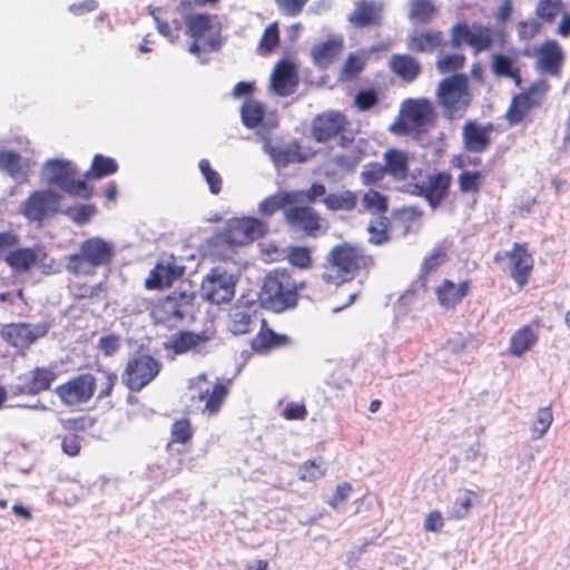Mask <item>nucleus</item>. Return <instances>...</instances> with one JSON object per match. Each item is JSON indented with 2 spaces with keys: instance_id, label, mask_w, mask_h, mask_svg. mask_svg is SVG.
Returning a JSON list of instances; mask_svg holds the SVG:
<instances>
[{
  "instance_id": "obj_59",
  "label": "nucleus",
  "mask_w": 570,
  "mask_h": 570,
  "mask_svg": "<svg viewBox=\"0 0 570 570\" xmlns=\"http://www.w3.org/2000/svg\"><path fill=\"white\" fill-rule=\"evenodd\" d=\"M363 154L360 149L352 150L342 155H337L335 157V164L338 168L344 169L346 171H353L358 163L362 160Z\"/></svg>"
},
{
  "instance_id": "obj_42",
  "label": "nucleus",
  "mask_w": 570,
  "mask_h": 570,
  "mask_svg": "<svg viewBox=\"0 0 570 570\" xmlns=\"http://www.w3.org/2000/svg\"><path fill=\"white\" fill-rule=\"evenodd\" d=\"M493 45V30L480 23H474L472 39L469 46L474 50V53L485 51Z\"/></svg>"
},
{
  "instance_id": "obj_28",
  "label": "nucleus",
  "mask_w": 570,
  "mask_h": 570,
  "mask_svg": "<svg viewBox=\"0 0 570 570\" xmlns=\"http://www.w3.org/2000/svg\"><path fill=\"white\" fill-rule=\"evenodd\" d=\"M46 253L41 248H19L6 256V263L16 272L23 273L42 264Z\"/></svg>"
},
{
  "instance_id": "obj_41",
  "label": "nucleus",
  "mask_w": 570,
  "mask_h": 570,
  "mask_svg": "<svg viewBox=\"0 0 570 570\" xmlns=\"http://www.w3.org/2000/svg\"><path fill=\"white\" fill-rule=\"evenodd\" d=\"M117 170L118 164L114 158L97 154L92 159L91 168L85 174V180L91 178L100 179L117 173Z\"/></svg>"
},
{
  "instance_id": "obj_37",
  "label": "nucleus",
  "mask_w": 570,
  "mask_h": 570,
  "mask_svg": "<svg viewBox=\"0 0 570 570\" xmlns=\"http://www.w3.org/2000/svg\"><path fill=\"white\" fill-rule=\"evenodd\" d=\"M438 13V8L432 0H410L409 19L413 22L430 23Z\"/></svg>"
},
{
  "instance_id": "obj_14",
  "label": "nucleus",
  "mask_w": 570,
  "mask_h": 570,
  "mask_svg": "<svg viewBox=\"0 0 570 570\" xmlns=\"http://www.w3.org/2000/svg\"><path fill=\"white\" fill-rule=\"evenodd\" d=\"M549 91V85L546 80L533 82L525 91L513 97L507 111V120L511 125L520 124L528 112L539 107Z\"/></svg>"
},
{
  "instance_id": "obj_36",
  "label": "nucleus",
  "mask_w": 570,
  "mask_h": 570,
  "mask_svg": "<svg viewBox=\"0 0 570 570\" xmlns=\"http://www.w3.org/2000/svg\"><path fill=\"white\" fill-rule=\"evenodd\" d=\"M322 202L328 210L351 212L356 207L357 196L354 191L346 189L340 193L328 194Z\"/></svg>"
},
{
  "instance_id": "obj_56",
  "label": "nucleus",
  "mask_w": 570,
  "mask_h": 570,
  "mask_svg": "<svg viewBox=\"0 0 570 570\" xmlns=\"http://www.w3.org/2000/svg\"><path fill=\"white\" fill-rule=\"evenodd\" d=\"M517 69L514 67L513 60L511 57L497 53L492 57V70L499 77H509L512 76V72Z\"/></svg>"
},
{
  "instance_id": "obj_58",
  "label": "nucleus",
  "mask_w": 570,
  "mask_h": 570,
  "mask_svg": "<svg viewBox=\"0 0 570 570\" xmlns=\"http://www.w3.org/2000/svg\"><path fill=\"white\" fill-rule=\"evenodd\" d=\"M482 174L480 171H462L459 175V186L462 193L478 191L481 185Z\"/></svg>"
},
{
  "instance_id": "obj_22",
  "label": "nucleus",
  "mask_w": 570,
  "mask_h": 570,
  "mask_svg": "<svg viewBox=\"0 0 570 570\" xmlns=\"http://www.w3.org/2000/svg\"><path fill=\"white\" fill-rule=\"evenodd\" d=\"M298 86V75L296 66L289 60H281L272 76L271 88L281 97H286L296 91Z\"/></svg>"
},
{
  "instance_id": "obj_11",
  "label": "nucleus",
  "mask_w": 570,
  "mask_h": 570,
  "mask_svg": "<svg viewBox=\"0 0 570 570\" xmlns=\"http://www.w3.org/2000/svg\"><path fill=\"white\" fill-rule=\"evenodd\" d=\"M238 276L227 272L224 267L217 266L203 278L199 294L203 299L213 304L229 302L235 295V287Z\"/></svg>"
},
{
  "instance_id": "obj_51",
  "label": "nucleus",
  "mask_w": 570,
  "mask_h": 570,
  "mask_svg": "<svg viewBox=\"0 0 570 570\" xmlns=\"http://www.w3.org/2000/svg\"><path fill=\"white\" fill-rule=\"evenodd\" d=\"M561 8V0H539L535 13L540 19L547 22H552L559 14Z\"/></svg>"
},
{
  "instance_id": "obj_46",
  "label": "nucleus",
  "mask_w": 570,
  "mask_h": 570,
  "mask_svg": "<svg viewBox=\"0 0 570 570\" xmlns=\"http://www.w3.org/2000/svg\"><path fill=\"white\" fill-rule=\"evenodd\" d=\"M362 204L371 213L382 214L387 210V198L374 189H370L364 194Z\"/></svg>"
},
{
  "instance_id": "obj_61",
  "label": "nucleus",
  "mask_w": 570,
  "mask_h": 570,
  "mask_svg": "<svg viewBox=\"0 0 570 570\" xmlns=\"http://www.w3.org/2000/svg\"><path fill=\"white\" fill-rule=\"evenodd\" d=\"M288 261L293 266L307 268L311 263V254L306 247H292L288 252Z\"/></svg>"
},
{
  "instance_id": "obj_40",
  "label": "nucleus",
  "mask_w": 570,
  "mask_h": 570,
  "mask_svg": "<svg viewBox=\"0 0 570 570\" xmlns=\"http://www.w3.org/2000/svg\"><path fill=\"white\" fill-rule=\"evenodd\" d=\"M0 170L16 179L23 178L27 175L21 156L12 150H0Z\"/></svg>"
},
{
  "instance_id": "obj_32",
  "label": "nucleus",
  "mask_w": 570,
  "mask_h": 570,
  "mask_svg": "<svg viewBox=\"0 0 570 570\" xmlns=\"http://www.w3.org/2000/svg\"><path fill=\"white\" fill-rule=\"evenodd\" d=\"M265 151L269 155L271 159L273 160L274 165L277 168H285L289 164H299L305 160V158L302 156L299 146H285V145H277L273 146L269 144L264 145Z\"/></svg>"
},
{
  "instance_id": "obj_44",
  "label": "nucleus",
  "mask_w": 570,
  "mask_h": 570,
  "mask_svg": "<svg viewBox=\"0 0 570 570\" xmlns=\"http://www.w3.org/2000/svg\"><path fill=\"white\" fill-rule=\"evenodd\" d=\"M553 421L551 406L540 407L535 414V420L531 426V439L539 440L549 430Z\"/></svg>"
},
{
  "instance_id": "obj_26",
  "label": "nucleus",
  "mask_w": 570,
  "mask_h": 570,
  "mask_svg": "<svg viewBox=\"0 0 570 570\" xmlns=\"http://www.w3.org/2000/svg\"><path fill=\"white\" fill-rule=\"evenodd\" d=\"M539 322L523 325L515 331L510 338L509 352L515 357H522L538 343Z\"/></svg>"
},
{
  "instance_id": "obj_17",
  "label": "nucleus",
  "mask_w": 570,
  "mask_h": 570,
  "mask_svg": "<svg viewBox=\"0 0 570 570\" xmlns=\"http://www.w3.org/2000/svg\"><path fill=\"white\" fill-rule=\"evenodd\" d=\"M384 6L374 0H358L346 20L356 29L380 27L383 23Z\"/></svg>"
},
{
  "instance_id": "obj_62",
  "label": "nucleus",
  "mask_w": 570,
  "mask_h": 570,
  "mask_svg": "<svg viewBox=\"0 0 570 570\" xmlns=\"http://www.w3.org/2000/svg\"><path fill=\"white\" fill-rule=\"evenodd\" d=\"M363 67L364 63L362 59L353 53H350L342 68V77L344 79L351 80L363 70Z\"/></svg>"
},
{
  "instance_id": "obj_64",
  "label": "nucleus",
  "mask_w": 570,
  "mask_h": 570,
  "mask_svg": "<svg viewBox=\"0 0 570 570\" xmlns=\"http://www.w3.org/2000/svg\"><path fill=\"white\" fill-rule=\"evenodd\" d=\"M308 0H275L278 10L288 17H296L302 11Z\"/></svg>"
},
{
  "instance_id": "obj_63",
  "label": "nucleus",
  "mask_w": 570,
  "mask_h": 570,
  "mask_svg": "<svg viewBox=\"0 0 570 570\" xmlns=\"http://www.w3.org/2000/svg\"><path fill=\"white\" fill-rule=\"evenodd\" d=\"M279 41L278 28L276 23L269 24L261 39L259 48L266 52L272 51Z\"/></svg>"
},
{
  "instance_id": "obj_23",
  "label": "nucleus",
  "mask_w": 570,
  "mask_h": 570,
  "mask_svg": "<svg viewBox=\"0 0 570 570\" xmlns=\"http://www.w3.org/2000/svg\"><path fill=\"white\" fill-rule=\"evenodd\" d=\"M346 119L338 111H327L318 115L312 124V134L317 142H326L337 136L345 127Z\"/></svg>"
},
{
  "instance_id": "obj_25",
  "label": "nucleus",
  "mask_w": 570,
  "mask_h": 570,
  "mask_svg": "<svg viewBox=\"0 0 570 570\" xmlns=\"http://www.w3.org/2000/svg\"><path fill=\"white\" fill-rule=\"evenodd\" d=\"M344 49V38L335 35L324 42L313 46L311 57L316 67L326 69L341 55Z\"/></svg>"
},
{
  "instance_id": "obj_48",
  "label": "nucleus",
  "mask_w": 570,
  "mask_h": 570,
  "mask_svg": "<svg viewBox=\"0 0 570 570\" xmlns=\"http://www.w3.org/2000/svg\"><path fill=\"white\" fill-rule=\"evenodd\" d=\"M161 11H163L161 8L149 7L150 16L154 18V20L156 22L158 32L173 43L179 37V35H178L179 26L176 22L175 28H173L167 21L161 20L160 19Z\"/></svg>"
},
{
  "instance_id": "obj_1",
  "label": "nucleus",
  "mask_w": 570,
  "mask_h": 570,
  "mask_svg": "<svg viewBox=\"0 0 570 570\" xmlns=\"http://www.w3.org/2000/svg\"><path fill=\"white\" fill-rule=\"evenodd\" d=\"M267 224L255 217L230 219L224 232L214 235L208 245L217 255L227 256L234 247L243 246L263 237L267 233Z\"/></svg>"
},
{
  "instance_id": "obj_45",
  "label": "nucleus",
  "mask_w": 570,
  "mask_h": 570,
  "mask_svg": "<svg viewBox=\"0 0 570 570\" xmlns=\"http://www.w3.org/2000/svg\"><path fill=\"white\" fill-rule=\"evenodd\" d=\"M198 167L210 193L214 195L219 194L223 186V179L219 173L212 168L210 163L207 159L199 160Z\"/></svg>"
},
{
  "instance_id": "obj_12",
  "label": "nucleus",
  "mask_w": 570,
  "mask_h": 570,
  "mask_svg": "<svg viewBox=\"0 0 570 570\" xmlns=\"http://www.w3.org/2000/svg\"><path fill=\"white\" fill-rule=\"evenodd\" d=\"M97 390L95 375L91 373H81L66 383L58 385L53 393L66 406H79L88 403Z\"/></svg>"
},
{
  "instance_id": "obj_49",
  "label": "nucleus",
  "mask_w": 570,
  "mask_h": 570,
  "mask_svg": "<svg viewBox=\"0 0 570 570\" xmlns=\"http://www.w3.org/2000/svg\"><path fill=\"white\" fill-rule=\"evenodd\" d=\"M325 471V463L321 459L308 460L299 468V478L304 481H316L324 475Z\"/></svg>"
},
{
  "instance_id": "obj_24",
  "label": "nucleus",
  "mask_w": 570,
  "mask_h": 570,
  "mask_svg": "<svg viewBox=\"0 0 570 570\" xmlns=\"http://www.w3.org/2000/svg\"><path fill=\"white\" fill-rule=\"evenodd\" d=\"M210 341L207 332L194 333L190 331H181L173 335L169 343L165 344L167 350H173L175 354H184L189 351L197 353L205 352V345Z\"/></svg>"
},
{
  "instance_id": "obj_10",
  "label": "nucleus",
  "mask_w": 570,
  "mask_h": 570,
  "mask_svg": "<svg viewBox=\"0 0 570 570\" xmlns=\"http://www.w3.org/2000/svg\"><path fill=\"white\" fill-rule=\"evenodd\" d=\"M57 370L58 366L56 364H50L48 366H36L17 375L9 383L10 397L37 396L50 391L52 384L58 379Z\"/></svg>"
},
{
  "instance_id": "obj_33",
  "label": "nucleus",
  "mask_w": 570,
  "mask_h": 570,
  "mask_svg": "<svg viewBox=\"0 0 570 570\" xmlns=\"http://www.w3.org/2000/svg\"><path fill=\"white\" fill-rule=\"evenodd\" d=\"M384 169L395 180H405L409 174V155L400 149H389L383 155Z\"/></svg>"
},
{
  "instance_id": "obj_27",
  "label": "nucleus",
  "mask_w": 570,
  "mask_h": 570,
  "mask_svg": "<svg viewBox=\"0 0 570 570\" xmlns=\"http://www.w3.org/2000/svg\"><path fill=\"white\" fill-rule=\"evenodd\" d=\"M510 261V271L512 278L518 283L519 286H523L529 278L532 269L533 259L528 254L527 249L515 243L511 252L507 253Z\"/></svg>"
},
{
  "instance_id": "obj_53",
  "label": "nucleus",
  "mask_w": 570,
  "mask_h": 570,
  "mask_svg": "<svg viewBox=\"0 0 570 570\" xmlns=\"http://www.w3.org/2000/svg\"><path fill=\"white\" fill-rule=\"evenodd\" d=\"M97 208L91 204H80L75 207H69L66 210L67 216L79 225L87 224L90 218L96 214Z\"/></svg>"
},
{
  "instance_id": "obj_43",
  "label": "nucleus",
  "mask_w": 570,
  "mask_h": 570,
  "mask_svg": "<svg viewBox=\"0 0 570 570\" xmlns=\"http://www.w3.org/2000/svg\"><path fill=\"white\" fill-rule=\"evenodd\" d=\"M288 341V336L275 333L271 328H267L266 331H261L253 342V347L255 350L281 347L287 344Z\"/></svg>"
},
{
  "instance_id": "obj_31",
  "label": "nucleus",
  "mask_w": 570,
  "mask_h": 570,
  "mask_svg": "<svg viewBox=\"0 0 570 570\" xmlns=\"http://www.w3.org/2000/svg\"><path fill=\"white\" fill-rule=\"evenodd\" d=\"M389 67L392 72L406 82L414 81L422 70L420 62L414 57L400 53L390 58Z\"/></svg>"
},
{
  "instance_id": "obj_4",
  "label": "nucleus",
  "mask_w": 570,
  "mask_h": 570,
  "mask_svg": "<svg viewBox=\"0 0 570 570\" xmlns=\"http://www.w3.org/2000/svg\"><path fill=\"white\" fill-rule=\"evenodd\" d=\"M304 287V283H294L286 273H269L263 283L259 301L264 308L282 313L293 308L297 304V291Z\"/></svg>"
},
{
  "instance_id": "obj_35",
  "label": "nucleus",
  "mask_w": 570,
  "mask_h": 570,
  "mask_svg": "<svg viewBox=\"0 0 570 570\" xmlns=\"http://www.w3.org/2000/svg\"><path fill=\"white\" fill-rule=\"evenodd\" d=\"M468 283L463 282L456 286L453 282L445 279L436 288L439 303L445 308H453L468 294Z\"/></svg>"
},
{
  "instance_id": "obj_47",
  "label": "nucleus",
  "mask_w": 570,
  "mask_h": 570,
  "mask_svg": "<svg viewBox=\"0 0 570 570\" xmlns=\"http://www.w3.org/2000/svg\"><path fill=\"white\" fill-rule=\"evenodd\" d=\"M474 30V23L470 27L466 22H458L451 28V47L456 49L463 43H470Z\"/></svg>"
},
{
  "instance_id": "obj_30",
  "label": "nucleus",
  "mask_w": 570,
  "mask_h": 570,
  "mask_svg": "<svg viewBox=\"0 0 570 570\" xmlns=\"http://www.w3.org/2000/svg\"><path fill=\"white\" fill-rule=\"evenodd\" d=\"M442 42L443 33L440 30H413L407 36L406 47L413 52H433Z\"/></svg>"
},
{
  "instance_id": "obj_18",
  "label": "nucleus",
  "mask_w": 570,
  "mask_h": 570,
  "mask_svg": "<svg viewBox=\"0 0 570 570\" xmlns=\"http://www.w3.org/2000/svg\"><path fill=\"white\" fill-rule=\"evenodd\" d=\"M564 53L557 40H547L537 51L535 69L542 75L559 77Z\"/></svg>"
},
{
  "instance_id": "obj_52",
  "label": "nucleus",
  "mask_w": 570,
  "mask_h": 570,
  "mask_svg": "<svg viewBox=\"0 0 570 570\" xmlns=\"http://www.w3.org/2000/svg\"><path fill=\"white\" fill-rule=\"evenodd\" d=\"M293 200L288 194L285 195H273L261 202L259 212L263 215L271 216L277 210L284 208L287 204Z\"/></svg>"
},
{
  "instance_id": "obj_16",
  "label": "nucleus",
  "mask_w": 570,
  "mask_h": 570,
  "mask_svg": "<svg viewBox=\"0 0 570 570\" xmlns=\"http://www.w3.org/2000/svg\"><path fill=\"white\" fill-rule=\"evenodd\" d=\"M49 330L50 323L48 322L12 323L3 326L0 335L10 345L24 350L29 348L38 338L46 336Z\"/></svg>"
},
{
  "instance_id": "obj_20",
  "label": "nucleus",
  "mask_w": 570,
  "mask_h": 570,
  "mask_svg": "<svg viewBox=\"0 0 570 570\" xmlns=\"http://www.w3.org/2000/svg\"><path fill=\"white\" fill-rule=\"evenodd\" d=\"M286 223L296 230L315 237L321 230V216L309 206H294L285 213Z\"/></svg>"
},
{
  "instance_id": "obj_39",
  "label": "nucleus",
  "mask_w": 570,
  "mask_h": 570,
  "mask_svg": "<svg viewBox=\"0 0 570 570\" xmlns=\"http://www.w3.org/2000/svg\"><path fill=\"white\" fill-rule=\"evenodd\" d=\"M227 387L223 383H216L213 390L206 389L199 392V400L205 401L204 411L215 414L219 411L225 397L227 396Z\"/></svg>"
},
{
  "instance_id": "obj_6",
  "label": "nucleus",
  "mask_w": 570,
  "mask_h": 570,
  "mask_svg": "<svg viewBox=\"0 0 570 570\" xmlns=\"http://www.w3.org/2000/svg\"><path fill=\"white\" fill-rule=\"evenodd\" d=\"M115 254L114 243L91 237L81 243L79 253L68 256L67 269L76 276L88 274L90 268L109 265Z\"/></svg>"
},
{
  "instance_id": "obj_15",
  "label": "nucleus",
  "mask_w": 570,
  "mask_h": 570,
  "mask_svg": "<svg viewBox=\"0 0 570 570\" xmlns=\"http://www.w3.org/2000/svg\"><path fill=\"white\" fill-rule=\"evenodd\" d=\"M61 196L50 189L33 191L22 205L23 216L37 223L55 216L59 212Z\"/></svg>"
},
{
  "instance_id": "obj_3",
  "label": "nucleus",
  "mask_w": 570,
  "mask_h": 570,
  "mask_svg": "<svg viewBox=\"0 0 570 570\" xmlns=\"http://www.w3.org/2000/svg\"><path fill=\"white\" fill-rule=\"evenodd\" d=\"M435 121V109L428 98H407L401 105L400 118L390 127L397 136H414L428 131Z\"/></svg>"
},
{
  "instance_id": "obj_60",
  "label": "nucleus",
  "mask_w": 570,
  "mask_h": 570,
  "mask_svg": "<svg viewBox=\"0 0 570 570\" xmlns=\"http://www.w3.org/2000/svg\"><path fill=\"white\" fill-rule=\"evenodd\" d=\"M446 258L445 249L442 246H436L431 255L425 257L422 264V273L429 274L435 271Z\"/></svg>"
},
{
  "instance_id": "obj_7",
  "label": "nucleus",
  "mask_w": 570,
  "mask_h": 570,
  "mask_svg": "<svg viewBox=\"0 0 570 570\" xmlns=\"http://www.w3.org/2000/svg\"><path fill=\"white\" fill-rule=\"evenodd\" d=\"M41 176L48 185L56 186L70 196L83 199H90L92 196V187H89L85 179H76L77 167L70 160H47Z\"/></svg>"
},
{
  "instance_id": "obj_19",
  "label": "nucleus",
  "mask_w": 570,
  "mask_h": 570,
  "mask_svg": "<svg viewBox=\"0 0 570 570\" xmlns=\"http://www.w3.org/2000/svg\"><path fill=\"white\" fill-rule=\"evenodd\" d=\"M493 131V124L487 122L484 125L475 120H468L462 128V139L466 151L481 154L488 149L491 142V132Z\"/></svg>"
},
{
  "instance_id": "obj_2",
  "label": "nucleus",
  "mask_w": 570,
  "mask_h": 570,
  "mask_svg": "<svg viewBox=\"0 0 570 570\" xmlns=\"http://www.w3.org/2000/svg\"><path fill=\"white\" fill-rule=\"evenodd\" d=\"M436 102L448 120L464 117L472 102L469 79L465 73H453L442 79L435 91Z\"/></svg>"
},
{
  "instance_id": "obj_21",
  "label": "nucleus",
  "mask_w": 570,
  "mask_h": 570,
  "mask_svg": "<svg viewBox=\"0 0 570 570\" xmlns=\"http://www.w3.org/2000/svg\"><path fill=\"white\" fill-rule=\"evenodd\" d=\"M255 302L236 304L229 312L228 330L234 335H244L254 331L259 321Z\"/></svg>"
},
{
  "instance_id": "obj_55",
  "label": "nucleus",
  "mask_w": 570,
  "mask_h": 570,
  "mask_svg": "<svg viewBox=\"0 0 570 570\" xmlns=\"http://www.w3.org/2000/svg\"><path fill=\"white\" fill-rule=\"evenodd\" d=\"M95 380L98 389L97 400H102L110 396L118 377L115 373L104 371L95 376Z\"/></svg>"
},
{
  "instance_id": "obj_29",
  "label": "nucleus",
  "mask_w": 570,
  "mask_h": 570,
  "mask_svg": "<svg viewBox=\"0 0 570 570\" xmlns=\"http://www.w3.org/2000/svg\"><path fill=\"white\" fill-rule=\"evenodd\" d=\"M451 179L452 177L449 173L439 171L436 174L429 175L426 180L423 181L426 193L425 199L433 209L438 208L446 197Z\"/></svg>"
},
{
  "instance_id": "obj_57",
  "label": "nucleus",
  "mask_w": 570,
  "mask_h": 570,
  "mask_svg": "<svg viewBox=\"0 0 570 570\" xmlns=\"http://www.w3.org/2000/svg\"><path fill=\"white\" fill-rule=\"evenodd\" d=\"M171 442L174 443H186L193 436L190 422L188 419L177 420L171 426Z\"/></svg>"
},
{
  "instance_id": "obj_5",
  "label": "nucleus",
  "mask_w": 570,
  "mask_h": 570,
  "mask_svg": "<svg viewBox=\"0 0 570 570\" xmlns=\"http://www.w3.org/2000/svg\"><path fill=\"white\" fill-rule=\"evenodd\" d=\"M187 35L194 39L188 51L197 57L202 65L208 63L209 59L202 56V52H216L222 48L223 41L220 31L213 26L212 16L206 13H193L184 16Z\"/></svg>"
},
{
  "instance_id": "obj_13",
  "label": "nucleus",
  "mask_w": 570,
  "mask_h": 570,
  "mask_svg": "<svg viewBox=\"0 0 570 570\" xmlns=\"http://www.w3.org/2000/svg\"><path fill=\"white\" fill-rule=\"evenodd\" d=\"M194 298L193 293L173 292L154 307L151 315L163 324L181 321L191 314Z\"/></svg>"
},
{
  "instance_id": "obj_34",
  "label": "nucleus",
  "mask_w": 570,
  "mask_h": 570,
  "mask_svg": "<svg viewBox=\"0 0 570 570\" xmlns=\"http://www.w3.org/2000/svg\"><path fill=\"white\" fill-rule=\"evenodd\" d=\"M184 268L175 264H158L146 279L147 288H161L170 286L174 281L183 275Z\"/></svg>"
},
{
  "instance_id": "obj_54",
  "label": "nucleus",
  "mask_w": 570,
  "mask_h": 570,
  "mask_svg": "<svg viewBox=\"0 0 570 570\" xmlns=\"http://www.w3.org/2000/svg\"><path fill=\"white\" fill-rule=\"evenodd\" d=\"M465 56L462 53H450L438 59L436 68L441 73L454 72L463 68Z\"/></svg>"
},
{
  "instance_id": "obj_9",
  "label": "nucleus",
  "mask_w": 570,
  "mask_h": 570,
  "mask_svg": "<svg viewBox=\"0 0 570 570\" xmlns=\"http://www.w3.org/2000/svg\"><path fill=\"white\" fill-rule=\"evenodd\" d=\"M331 267L323 273V279L327 283L340 284L353 278L355 271L361 267L364 255L361 248L348 244L335 246L327 258Z\"/></svg>"
},
{
  "instance_id": "obj_8",
  "label": "nucleus",
  "mask_w": 570,
  "mask_h": 570,
  "mask_svg": "<svg viewBox=\"0 0 570 570\" xmlns=\"http://www.w3.org/2000/svg\"><path fill=\"white\" fill-rule=\"evenodd\" d=\"M163 363L149 353L137 351L129 355L121 382L130 392H140L160 373Z\"/></svg>"
},
{
  "instance_id": "obj_38",
  "label": "nucleus",
  "mask_w": 570,
  "mask_h": 570,
  "mask_svg": "<svg viewBox=\"0 0 570 570\" xmlns=\"http://www.w3.org/2000/svg\"><path fill=\"white\" fill-rule=\"evenodd\" d=\"M265 116L263 104L254 99H246L240 107V117L246 128L253 129L258 127Z\"/></svg>"
},
{
  "instance_id": "obj_50",
  "label": "nucleus",
  "mask_w": 570,
  "mask_h": 570,
  "mask_svg": "<svg viewBox=\"0 0 570 570\" xmlns=\"http://www.w3.org/2000/svg\"><path fill=\"white\" fill-rule=\"evenodd\" d=\"M386 175L384 165L380 163H368L363 166L360 178L363 185H374L381 181Z\"/></svg>"
}]
</instances>
